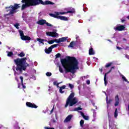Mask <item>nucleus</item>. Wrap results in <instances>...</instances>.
Segmentation results:
<instances>
[{"label":"nucleus","mask_w":129,"mask_h":129,"mask_svg":"<svg viewBox=\"0 0 129 129\" xmlns=\"http://www.w3.org/2000/svg\"><path fill=\"white\" fill-rule=\"evenodd\" d=\"M14 7L15 8V9L16 10H18V9H19V8H20V7L19 6V4H15Z\"/></svg>","instance_id":"obj_34"},{"label":"nucleus","mask_w":129,"mask_h":129,"mask_svg":"<svg viewBox=\"0 0 129 129\" xmlns=\"http://www.w3.org/2000/svg\"><path fill=\"white\" fill-rule=\"evenodd\" d=\"M61 57V54L60 53H58L55 55V58L57 59L58 58H60Z\"/></svg>","instance_id":"obj_28"},{"label":"nucleus","mask_w":129,"mask_h":129,"mask_svg":"<svg viewBox=\"0 0 129 129\" xmlns=\"http://www.w3.org/2000/svg\"><path fill=\"white\" fill-rule=\"evenodd\" d=\"M13 71L15 72V73H16V70H15V69H13Z\"/></svg>","instance_id":"obj_57"},{"label":"nucleus","mask_w":129,"mask_h":129,"mask_svg":"<svg viewBox=\"0 0 129 129\" xmlns=\"http://www.w3.org/2000/svg\"><path fill=\"white\" fill-rule=\"evenodd\" d=\"M60 83H62V82L57 83V82L54 81L53 82V85H56L57 86V87H59V84H60Z\"/></svg>","instance_id":"obj_26"},{"label":"nucleus","mask_w":129,"mask_h":129,"mask_svg":"<svg viewBox=\"0 0 129 129\" xmlns=\"http://www.w3.org/2000/svg\"><path fill=\"white\" fill-rule=\"evenodd\" d=\"M111 65H112V62H109V63H107L105 67V68H108V67H110V66H111Z\"/></svg>","instance_id":"obj_22"},{"label":"nucleus","mask_w":129,"mask_h":129,"mask_svg":"<svg viewBox=\"0 0 129 129\" xmlns=\"http://www.w3.org/2000/svg\"><path fill=\"white\" fill-rule=\"evenodd\" d=\"M113 69H114V67H112L111 68L110 70L109 71V72L105 74V75L104 76V81H106V75H107L108 73H110V72H111V71Z\"/></svg>","instance_id":"obj_15"},{"label":"nucleus","mask_w":129,"mask_h":129,"mask_svg":"<svg viewBox=\"0 0 129 129\" xmlns=\"http://www.w3.org/2000/svg\"><path fill=\"white\" fill-rule=\"evenodd\" d=\"M75 45V41H73L70 43V45L68 46V47L70 48H73Z\"/></svg>","instance_id":"obj_18"},{"label":"nucleus","mask_w":129,"mask_h":129,"mask_svg":"<svg viewBox=\"0 0 129 129\" xmlns=\"http://www.w3.org/2000/svg\"><path fill=\"white\" fill-rule=\"evenodd\" d=\"M8 54L7 56L8 57H12L14 55V53L12 51H7Z\"/></svg>","instance_id":"obj_20"},{"label":"nucleus","mask_w":129,"mask_h":129,"mask_svg":"<svg viewBox=\"0 0 129 129\" xmlns=\"http://www.w3.org/2000/svg\"><path fill=\"white\" fill-rule=\"evenodd\" d=\"M49 16L52 18H55V19H58V20H61V21H68V18L65 16H56L54 14L50 13Z\"/></svg>","instance_id":"obj_8"},{"label":"nucleus","mask_w":129,"mask_h":129,"mask_svg":"<svg viewBox=\"0 0 129 129\" xmlns=\"http://www.w3.org/2000/svg\"><path fill=\"white\" fill-rule=\"evenodd\" d=\"M83 118H84L85 119V120H88V119H89V117L88 116L85 115L83 117Z\"/></svg>","instance_id":"obj_35"},{"label":"nucleus","mask_w":129,"mask_h":129,"mask_svg":"<svg viewBox=\"0 0 129 129\" xmlns=\"http://www.w3.org/2000/svg\"><path fill=\"white\" fill-rule=\"evenodd\" d=\"M108 41H109V42H111V40L108 39Z\"/></svg>","instance_id":"obj_58"},{"label":"nucleus","mask_w":129,"mask_h":129,"mask_svg":"<svg viewBox=\"0 0 129 129\" xmlns=\"http://www.w3.org/2000/svg\"><path fill=\"white\" fill-rule=\"evenodd\" d=\"M117 49H118V50H120V49H121V48H120V47L117 46Z\"/></svg>","instance_id":"obj_53"},{"label":"nucleus","mask_w":129,"mask_h":129,"mask_svg":"<svg viewBox=\"0 0 129 129\" xmlns=\"http://www.w3.org/2000/svg\"><path fill=\"white\" fill-rule=\"evenodd\" d=\"M69 87H70L71 89H73V88H74V85L71 84H69Z\"/></svg>","instance_id":"obj_32"},{"label":"nucleus","mask_w":129,"mask_h":129,"mask_svg":"<svg viewBox=\"0 0 129 129\" xmlns=\"http://www.w3.org/2000/svg\"><path fill=\"white\" fill-rule=\"evenodd\" d=\"M80 113H81V115L83 117L85 116V115L84 114V113H83L82 111H81Z\"/></svg>","instance_id":"obj_42"},{"label":"nucleus","mask_w":129,"mask_h":129,"mask_svg":"<svg viewBox=\"0 0 129 129\" xmlns=\"http://www.w3.org/2000/svg\"><path fill=\"white\" fill-rule=\"evenodd\" d=\"M19 33H20L21 39L23 41H31V40H32V38H31L30 36H28L27 35L25 36V35L24 34V32H23L22 30H20L19 31Z\"/></svg>","instance_id":"obj_7"},{"label":"nucleus","mask_w":129,"mask_h":129,"mask_svg":"<svg viewBox=\"0 0 129 129\" xmlns=\"http://www.w3.org/2000/svg\"><path fill=\"white\" fill-rule=\"evenodd\" d=\"M21 85L23 87V88H24V89H25V88H26V86H25V85H24V82L23 81H21Z\"/></svg>","instance_id":"obj_39"},{"label":"nucleus","mask_w":129,"mask_h":129,"mask_svg":"<svg viewBox=\"0 0 129 129\" xmlns=\"http://www.w3.org/2000/svg\"><path fill=\"white\" fill-rule=\"evenodd\" d=\"M74 95H75L74 93L72 92L71 93L67 100L65 107H67L69 105V106H73V105H75V104L78 103V99L74 97Z\"/></svg>","instance_id":"obj_4"},{"label":"nucleus","mask_w":129,"mask_h":129,"mask_svg":"<svg viewBox=\"0 0 129 129\" xmlns=\"http://www.w3.org/2000/svg\"><path fill=\"white\" fill-rule=\"evenodd\" d=\"M60 88L62 89V90L65 89V88H66V85H63L62 86L60 87Z\"/></svg>","instance_id":"obj_41"},{"label":"nucleus","mask_w":129,"mask_h":129,"mask_svg":"<svg viewBox=\"0 0 129 129\" xmlns=\"http://www.w3.org/2000/svg\"><path fill=\"white\" fill-rule=\"evenodd\" d=\"M126 58H127V59H129V55H125Z\"/></svg>","instance_id":"obj_51"},{"label":"nucleus","mask_w":129,"mask_h":129,"mask_svg":"<svg viewBox=\"0 0 129 129\" xmlns=\"http://www.w3.org/2000/svg\"><path fill=\"white\" fill-rule=\"evenodd\" d=\"M25 55L26 54H25V53H24V51H22L20 53L18 54V56L19 57H25Z\"/></svg>","instance_id":"obj_19"},{"label":"nucleus","mask_w":129,"mask_h":129,"mask_svg":"<svg viewBox=\"0 0 129 129\" xmlns=\"http://www.w3.org/2000/svg\"><path fill=\"white\" fill-rule=\"evenodd\" d=\"M14 61L17 66L16 69L17 71H19L20 73H23V70L26 71L27 68L30 67V64L26 62H27V57L17 58Z\"/></svg>","instance_id":"obj_3"},{"label":"nucleus","mask_w":129,"mask_h":129,"mask_svg":"<svg viewBox=\"0 0 129 129\" xmlns=\"http://www.w3.org/2000/svg\"><path fill=\"white\" fill-rule=\"evenodd\" d=\"M20 79H21V81H23V80H24V78H23V77L21 76V77H20Z\"/></svg>","instance_id":"obj_47"},{"label":"nucleus","mask_w":129,"mask_h":129,"mask_svg":"<svg viewBox=\"0 0 129 129\" xmlns=\"http://www.w3.org/2000/svg\"><path fill=\"white\" fill-rule=\"evenodd\" d=\"M72 127V126H69L68 127V129H70Z\"/></svg>","instance_id":"obj_52"},{"label":"nucleus","mask_w":129,"mask_h":129,"mask_svg":"<svg viewBox=\"0 0 129 129\" xmlns=\"http://www.w3.org/2000/svg\"><path fill=\"white\" fill-rule=\"evenodd\" d=\"M106 101H107V100H108V98L107 96L106 97Z\"/></svg>","instance_id":"obj_56"},{"label":"nucleus","mask_w":129,"mask_h":129,"mask_svg":"<svg viewBox=\"0 0 129 129\" xmlns=\"http://www.w3.org/2000/svg\"><path fill=\"white\" fill-rule=\"evenodd\" d=\"M119 104V98L118 97V95H116L115 96V102L114 103L115 106H117Z\"/></svg>","instance_id":"obj_14"},{"label":"nucleus","mask_w":129,"mask_h":129,"mask_svg":"<svg viewBox=\"0 0 129 129\" xmlns=\"http://www.w3.org/2000/svg\"><path fill=\"white\" fill-rule=\"evenodd\" d=\"M45 52L46 53V54H50V53H51V51L48 49H45Z\"/></svg>","instance_id":"obj_38"},{"label":"nucleus","mask_w":129,"mask_h":129,"mask_svg":"<svg viewBox=\"0 0 129 129\" xmlns=\"http://www.w3.org/2000/svg\"><path fill=\"white\" fill-rule=\"evenodd\" d=\"M121 77L123 81H127V80H126V78H125V77H124V76H123V75H121Z\"/></svg>","instance_id":"obj_25"},{"label":"nucleus","mask_w":129,"mask_h":129,"mask_svg":"<svg viewBox=\"0 0 129 129\" xmlns=\"http://www.w3.org/2000/svg\"><path fill=\"white\" fill-rule=\"evenodd\" d=\"M58 69H59V72H60V73H64V71H63V69H62V67H61L60 66H58Z\"/></svg>","instance_id":"obj_24"},{"label":"nucleus","mask_w":129,"mask_h":129,"mask_svg":"<svg viewBox=\"0 0 129 129\" xmlns=\"http://www.w3.org/2000/svg\"><path fill=\"white\" fill-rule=\"evenodd\" d=\"M18 88H20V87H21V85H20V84H18Z\"/></svg>","instance_id":"obj_55"},{"label":"nucleus","mask_w":129,"mask_h":129,"mask_svg":"<svg viewBox=\"0 0 129 129\" xmlns=\"http://www.w3.org/2000/svg\"><path fill=\"white\" fill-rule=\"evenodd\" d=\"M45 129H55L54 127H44Z\"/></svg>","instance_id":"obj_43"},{"label":"nucleus","mask_w":129,"mask_h":129,"mask_svg":"<svg viewBox=\"0 0 129 129\" xmlns=\"http://www.w3.org/2000/svg\"><path fill=\"white\" fill-rule=\"evenodd\" d=\"M46 35L47 36H50V37H53L56 38V37H58L59 34H58L56 32H47Z\"/></svg>","instance_id":"obj_10"},{"label":"nucleus","mask_w":129,"mask_h":129,"mask_svg":"<svg viewBox=\"0 0 129 129\" xmlns=\"http://www.w3.org/2000/svg\"><path fill=\"white\" fill-rule=\"evenodd\" d=\"M89 55H94V54H95V52L93 51V48L92 47H91L89 49Z\"/></svg>","instance_id":"obj_17"},{"label":"nucleus","mask_w":129,"mask_h":129,"mask_svg":"<svg viewBox=\"0 0 129 129\" xmlns=\"http://www.w3.org/2000/svg\"><path fill=\"white\" fill-rule=\"evenodd\" d=\"M86 81H90L89 80H87Z\"/></svg>","instance_id":"obj_60"},{"label":"nucleus","mask_w":129,"mask_h":129,"mask_svg":"<svg viewBox=\"0 0 129 129\" xmlns=\"http://www.w3.org/2000/svg\"><path fill=\"white\" fill-rule=\"evenodd\" d=\"M46 76L50 77L52 75V73H51L50 72H47L46 73Z\"/></svg>","instance_id":"obj_37"},{"label":"nucleus","mask_w":129,"mask_h":129,"mask_svg":"<svg viewBox=\"0 0 129 129\" xmlns=\"http://www.w3.org/2000/svg\"><path fill=\"white\" fill-rule=\"evenodd\" d=\"M52 49H53V48L50 46L49 47H48V50L52 52Z\"/></svg>","instance_id":"obj_44"},{"label":"nucleus","mask_w":129,"mask_h":129,"mask_svg":"<svg viewBox=\"0 0 129 129\" xmlns=\"http://www.w3.org/2000/svg\"><path fill=\"white\" fill-rule=\"evenodd\" d=\"M112 101V100L111 99L107 100L106 103L107 104H110Z\"/></svg>","instance_id":"obj_33"},{"label":"nucleus","mask_w":129,"mask_h":129,"mask_svg":"<svg viewBox=\"0 0 129 129\" xmlns=\"http://www.w3.org/2000/svg\"><path fill=\"white\" fill-rule=\"evenodd\" d=\"M69 11H67V12H54L55 16H60V15H66V14H75L76 11L75 9L73 8H70L69 9Z\"/></svg>","instance_id":"obj_6"},{"label":"nucleus","mask_w":129,"mask_h":129,"mask_svg":"<svg viewBox=\"0 0 129 129\" xmlns=\"http://www.w3.org/2000/svg\"><path fill=\"white\" fill-rule=\"evenodd\" d=\"M80 126L83 127V124H84V120H81L80 121Z\"/></svg>","instance_id":"obj_23"},{"label":"nucleus","mask_w":129,"mask_h":129,"mask_svg":"<svg viewBox=\"0 0 129 129\" xmlns=\"http://www.w3.org/2000/svg\"><path fill=\"white\" fill-rule=\"evenodd\" d=\"M37 41L38 42H39V43H40L41 44H43V45H44V42H47V40L41 38H37Z\"/></svg>","instance_id":"obj_16"},{"label":"nucleus","mask_w":129,"mask_h":129,"mask_svg":"<svg viewBox=\"0 0 129 129\" xmlns=\"http://www.w3.org/2000/svg\"><path fill=\"white\" fill-rule=\"evenodd\" d=\"M16 80H17V81H18V79L17 78H16Z\"/></svg>","instance_id":"obj_59"},{"label":"nucleus","mask_w":129,"mask_h":129,"mask_svg":"<svg viewBox=\"0 0 129 129\" xmlns=\"http://www.w3.org/2000/svg\"><path fill=\"white\" fill-rule=\"evenodd\" d=\"M15 13V10H11L10 12V15H13Z\"/></svg>","instance_id":"obj_40"},{"label":"nucleus","mask_w":129,"mask_h":129,"mask_svg":"<svg viewBox=\"0 0 129 129\" xmlns=\"http://www.w3.org/2000/svg\"><path fill=\"white\" fill-rule=\"evenodd\" d=\"M20 26V24L18 23H16L15 25H14V26L17 30H19V26Z\"/></svg>","instance_id":"obj_31"},{"label":"nucleus","mask_w":129,"mask_h":129,"mask_svg":"<svg viewBox=\"0 0 129 129\" xmlns=\"http://www.w3.org/2000/svg\"><path fill=\"white\" fill-rule=\"evenodd\" d=\"M0 45H2V42L0 41Z\"/></svg>","instance_id":"obj_61"},{"label":"nucleus","mask_w":129,"mask_h":129,"mask_svg":"<svg viewBox=\"0 0 129 129\" xmlns=\"http://www.w3.org/2000/svg\"><path fill=\"white\" fill-rule=\"evenodd\" d=\"M58 44H55L52 45L51 46V48H52V49H54V48H57V47H58Z\"/></svg>","instance_id":"obj_29"},{"label":"nucleus","mask_w":129,"mask_h":129,"mask_svg":"<svg viewBox=\"0 0 129 129\" xmlns=\"http://www.w3.org/2000/svg\"><path fill=\"white\" fill-rule=\"evenodd\" d=\"M99 71H100L101 73L102 72V69H99Z\"/></svg>","instance_id":"obj_54"},{"label":"nucleus","mask_w":129,"mask_h":129,"mask_svg":"<svg viewBox=\"0 0 129 129\" xmlns=\"http://www.w3.org/2000/svg\"><path fill=\"white\" fill-rule=\"evenodd\" d=\"M86 83H87V84L89 85V84H90V81H87Z\"/></svg>","instance_id":"obj_48"},{"label":"nucleus","mask_w":129,"mask_h":129,"mask_svg":"<svg viewBox=\"0 0 129 129\" xmlns=\"http://www.w3.org/2000/svg\"><path fill=\"white\" fill-rule=\"evenodd\" d=\"M104 84H105V86H106V84H107V81H105Z\"/></svg>","instance_id":"obj_50"},{"label":"nucleus","mask_w":129,"mask_h":129,"mask_svg":"<svg viewBox=\"0 0 129 129\" xmlns=\"http://www.w3.org/2000/svg\"><path fill=\"white\" fill-rule=\"evenodd\" d=\"M26 105L27 107H30V108H38V106L35 104V103H32L30 102H27Z\"/></svg>","instance_id":"obj_11"},{"label":"nucleus","mask_w":129,"mask_h":129,"mask_svg":"<svg viewBox=\"0 0 129 129\" xmlns=\"http://www.w3.org/2000/svg\"><path fill=\"white\" fill-rule=\"evenodd\" d=\"M10 8H11V9H12V10H13V11H15V10H17V9L15 8V6H11L9 7V8L6 7V9H10Z\"/></svg>","instance_id":"obj_30"},{"label":"nucleus","mask_w":129,"mask_h":129,"mask_svg":"<svg viewBox=\"0 0 129 129\" xmlns=\"http://www.w3.org/2000/svg\"><path fill=\"white\" fill-rule=\"evenodd\" d=\"M60 63L64 69L66 73H75V70L79 69V62L74 56H67V58L60 59Z\"/></svg>","instance_id":"obj_1"},{"label":"nucleus","mask_w":129,"mask_h":129,"mask_svg":"<svg viewBox=\"0 0 129 129\" xmlns=\"http://www.w3.org/2000/svg\"><path fill=\"white\" fill-rule=\"evenodd\" d=\"M68 38V37H63L59 38L58 39H52L50 41H48L47 43H48V44H49V45H52V44H54V42H55V43H57L58 44H59V43H61L62 42H66Z\"/></svg>","instance_id":"obj_5"},{"label":"nucleus","mask_w":129,"mask_h":129,"mask_svg":"<svg viewBox=\"0 0 129 129\" xmlns=\"http://www.w3.org/2000/svg\"><path fill=\"white\" fill-rule=\"evenodd\" d=\"M37 24L38 25H40V26H43V25H45V24H46V26H48V27H53L52 24L47 22L46 21V20H45L44 19H41V20H40L39 21H38Z\"/></svg>","instance_id":"obj_9"},{"label":"nucleus","mask_w":129,"mask_h":129,"mask_svg":"<svg viewBox=\"0 0 129 129\" xmlns=\"http://www.w3.org/2000/svg\"><path fill=\"white\" fill-rule=\"evenodd\" d=\"M72 117H73V115H69L64 120L63 122H69L72 119Z\"/></svg>","instance_id":"obj_13"},{"label":"nucleus","mask_w":129,"mask_h":129,"mask_svg":"<svg viewBox=\"0 0 129 129\" xmlns=\"http://www.w3.org/2000/svg\"><path fill=\"white\" fill-rule=\"evenodd\" d=\"M114 117L116 118L117 117V116L118 115V113H117V108H116L115 110V112L114 113Z\"/></svg>","instance_id":"obj_21"},{"label":"nucleus","mask_w":129,"mask_h":129,"mask_svg":"<svg viewBox=\"0 0 129 129\" xmlns=\"http://www.w3.org/2000/svg\"><path fill=\"white\" fill-rule=\"evenodd\" d=\"M23 4L21 7V10L23 11L26 8L30 7H34L35 6H38L39 5H43V6L47 5H54L55 3L51 2L50 1H46L45 2L42 0H22L21 1Z\"/></svg>","instance_id":"obj_2"},{"label":"nucleus","mask_w":129,"mask_h":129,"mask_svg":"<svg viewBox=\"0 0 129 129\" xmlns=\"http://www.w3.org/2000/svg\"><path fill=\"white\" fill-rule=\"evenodd\" d=\"M121 21L122 23H123V22H125V20L124 19H121Z\"/></svg>","instance_id":"obj_49"},{"label":"nucleus","mask_w":129,"mask_h":129,"mask_svg":"<svg viewBox=\"0 0 129 129\" xmlns=\"http://www.w3.org/2000/svg\"><path fill=\"white\" fill-rule=\"evenodd\" d=\"M125 27L124 25H119L114 28L115 31H124Z\"/></svg>","instance_id":"obj_12"},{"label":"nucleus","mask_w":129,"mask_h":129,"mask_svg":"<svg viewBox=\"0 0 129 129\" xmlns=\"http://www.w3.org/2000/svg\"><path fill=\"white\" fill-rule=\"evenodd\" d=\"M87 79V76H84L82 77V80L84 81V80H86Z\"/></svg>","instance_id":"obj_36"},{"label":"nucleus","mask_w":129,"mask_h":129,"mask_svg":"<svg viewBox=\"0 0 129 129\" xmlns=\"http://www.w3.org/2000/svg\"><path fill=\"white\" fill-rule=\"evenodd\" d=\"M53 111H54V107H53V108L51 110V111H50V114L53 113Z\"/></svg>","instance_id":"obj_46"},{"label":"nucleus","mask_w":129,"mask_h":129,"mask_svg":"<svg viewBox=\"0 0 129 129\" xmlns=\"http://www.w3.org/2000/svg\"><path fill=\"white\" fill-rule=\"evenodd\" d=\"M75 111H78V110H82V108L79 107L74 109Z\"/></svg>","instance_id":"obj_27"},{"label":"nucleus","mask_w":129,"mask_h":129,"mask_svg":"<svg viewBox=\"0 0 129 129\" xmlns=\"http://www.w3.org/2000/svg\"><path fill=\"white\" fill-rule=\"evenodd\" d=\"M63 90L62 89L59 88V92L60 93H64V91H62Z\"/></svg>","instance_id":"obj_45"}]
</instances>
